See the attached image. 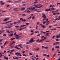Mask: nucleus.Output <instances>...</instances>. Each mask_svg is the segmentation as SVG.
I'll return each instance as SVG.
<instances>
[{
  "mask_svg": "<svg viewBox=\"0 0 60 60\" xmlns=\"http://www.w3.org/2000/svg\"><path fill=\"white\" fill-rule=\"evenodd\" d=\"M26 25H28L29 24V23H26Z\"/></svg>",
  "mask_w": 60,
  "mask_h": 60,
  "instance_id": "obj_39",
  "label": "nucleus"
},
{
  "mask_svg": "<svg viewBox=\"0 0 60 60\" xmlns=\"http://www.w3.org/2000/svg\"><path fill=\"white\" fill-rule=\"evenodd\" d=\"M34 34V33H32V34H30V35H32V34Z\"/></svg>",
  "mask_w": 60,
  "mask_h": 60,
  "instance_id": "obj_52",
  "label": "nucleus"
},
{
  "mask_svg": "<svg viewBox=\"0 0 60 60\" xmlns=\"http://www.w3.org/2000/svg\"><path fill=\"white\" fill-rule=\"evenodd\" d=\"M4 4V3H2L1 4V5H3V4Z\"/></svg>",
  "mask_w": 60,
  "mask_h": 60,
  "instance_id": "obj_55",
  "label": "nucleus"
},
{
  "mask_svg": "<svg viewBox=\"0 0 60 60\" xmlns=\"http://www.w3.org/2000/svg\"><path fill=\"white\" fill-rule=\"evenodd\" d=\"M54 48H53L52 49V51H54Z\"/></svg>",
  "mask_w": 60,
  "mask_h": 60,
  "instance_id": "obj_54",
  "label": "nucleus"
},
{
  "mask_svg": "<svg viewBox=\"0 0 60 60\" xmlns=\"http://www.w3.org/2000/svg\"><path fill=\"white\" fill-rule=\"evenodd\" d=\"M29 43H30L29 42H27L26 43V44H29Z\"/></svg>",
  "mask_w": 60,
  "mask_h": 60,
  "instance_id": "obj_38",
  "label": "nucleus"
},
{
  "mask_svg": "<svg viewBox=\"0 0 60 60\" xmlns=\"http://www.w3.org/2000/svg\"><path fill=\"white\" fill-rule=\"evenodd\" d=\"M26 4H23L22 5V6H26Z\"/></svg>",
  "mask_w": 60,
  "mask_h": 60,
  "instance_id": "obj_53",
  "label": "nucleus"
},
{
  "mask_svg": "<svg viewBox=\"0 0 60 60\" xmlns=\"http://www.w3.org/2000/svg\"><path fill=\"white\" fill-rule=\"evenodd\" d=\"M25 8H21V10H25Z\"/></svg>",
  "mask_w": 60,
  "mask_h": 60,
  "instance_id": "obj_9",
  "label": "nucleus"
},
{
  "mask_svg": "<svg viewBox=\"0 0 60 60\" xmlns=\"http://www.w3.org/2000/svg\"><path fill=\"white\" fill-rule=\"evenodd\" d=\"M29 9H30V10H31V8H28L27 10H26V11H28V10H29Z\"/></svg>",
  "mask_w": 60,
  "mask_h": 60,
  "instance_id": "obj_11",
  "label": "nucleus"
},
{
  "mask_svg": "<svg viewBox=\"0 0 60 60\" xmlns=\"http://www.w3.org/2000/svg\"><path fill=\"white\" fill-rule=\"evenodd\" d=\"M39 41V39H38V40L36 41V42H38Z\"/></svg>",
  "mask_w": 60,
  "mask_h": 60,
  "instance_id": "obj_48",
  "label": "nucleus"
},
{
  "mask_svg": "<svg viewBox=\"0 0 60 60\" xmlns=\"http://www.w3.org/2000/svg\"><path fill=\"white\" fill-rule=\"evenodd\" d=\"M47 23H49V21L48 20L46 21Z\"/></svg>",
  "mask_w": 60,
  "mask_h": 60,
  "instance_id": "obj_57",
  "label": "nucleus"
},
{
  "mask_svg": "<svg viewBox=\"0 0 60 60\" xmlns=\"http://www.w3.org/2000/svg\"><path fill=\"white\" fill-rule=\"evenodd\" d=\"M43 24H45V23H46V21H45V22H43Z\"/></svg>",
  "mask_w": 60,
  "mask_h": 60,
  "instance_id": "obj_23",
  "label": "nucleus"
},
{
  "mask_svg": "<svg viewBox=\"0 0 60 60\" xmlns=\"http://www.w3.org/2000/svg\"><path fill=\"white\" fill-rule=\"evenodd\" d=\"M56 41H59V40L58 39H56Z\"/></svg>",
  "mask_w": 60,
  "mask_h": 60,
  "instance_id": "obj_64",
  "label": "nucleus"
},
{
  "mask_svg": "<svg viewBox=\"0 0 60 60\" xmlns=\"http://www.w3.org/2000/svg\"><path fill=\"white\" fill-rule=\"evenodd\" d=\"M5 28H9V27H5Z\"/></svg>",
  "mask_w": 60,
  "mask_h": 60,
  "instance_id": "obj_43",
  "label": "nucleus"
},
{
  "mask_svg": "<svg viewBox=\"0 0 60 60\" xmlns=\"http://www.w3.org/2000/svg\"><path fill=\"white\" fill-rule=\"evenodd\" d=\"M47 56V54H44L43 55V56Z\"/></svg>",
  "mask_w": 60,
  "mask_h": 60,
  "instance_id": "obj_20",
  "label": "nucleus"
},
{
  "mask_svg": "<svg viewBox=\"0 0 60 60\" xmlns=\"http://www.w3.org/2000/svg\"><path fill=\"white\" fill-rule=\"evenodd\" d=\"M46 18H47V17L45 16V17H44V18H43V19H46Z\"/></svg>",
  "mask_w": 60,
  "mask_h": 60,
  "instance_id": "obj_40",
  "label": "nucleus"
},
{
  "mask_svg": "<svg viewBox=\"0 0 60 60\" xmlns=\"http://www.w3.org/2000/svg\"><path fill=\"white\" fill-rule=\"evenodd\" d=\"M8 22H4V24H5V25H6V24H7V23H8Z\"/></svg>",
  "mask_w": 60,
  "mask_h": 60,
  "instance_id": "obj_26",
  "label": "nucleus"
},
{
  "mask_svg": "<svg viewBox=\"0 0 60 60\" xmlns=\"http://www.w3.org/2000/svg\"><path fill=\"white\" fill-rule=\"evenodd\" d=\"M9 19L8 18H6L4 19V21H7V20H9Z\"/></svg>",
  "mask_w": 60,
  "mask_h": 60,
  "instance_id": "obj_3",
  "label": "nucleus"
},
{
  "mask_svg": "<svg viewBox=\"0 0 60 60\" xmlns=\"http://www.w3.org/2000/svg\"><path fill=\"white\" fill-rule=\"evenodd\" d=\"M48 11H50V8H49L48 9Z\"/></svg>",
  "mask_w": 60,
  "mask_h": 60,
  "instance_id": "obj_33",
  "label": "nucleus"
},
{
  "mask_svg": "<svg viewBox=\"0 0 60 60\" xmlns=\"http://www.w3.org/2000/svg\"><path fill=\"white\" fill-rule=\"evenodd\" d=\"M33 40H34V39L33 38H31V39H30V42H34V41H33Z\"/></svg>",
  "mask_w": 60,
  "mask_h": 60,
  "instance_id": "obj_1",
  "label": "nucleus"
},
{
  "mask_svg": "<svg viewBox=\"0 0 60 60\" xmlns=\"http://www.w3.org/2000/svg\"><path fill=\"white\" fill-rule=\"evenodd\" d=\"M17 22H15L13 23L14 24H17Z\"/></svg>",
  "mask_w": 60,
  "mask_h": 60,
  "instance_id": "obj_29",
  "label": "nucleus"
},
{
  "mask_svg": "<svg viewBox=\"0 0 60 60\" xmlns=\"http://www.w3.org/2000/svg\"><path fill=\"white\" fill-rule=\"evenodd\" d=\"M27 11V13H30V11H29V10H25L26 11Z\"/></svg>",
  "mask_w": 60,
  "mask_h": 60,
  "instance_id": "obj_6",
  "label": "nucleus"
},
{
  "mask_svg": "<svg viewBox=\"0 0 60 60\" xmlns=\"http://www.w3.org/2000/svg\"><path fill=\"white\" fill-rule=\"evenodd\" d=\"M38 3V2H37L35 1V2H34L33 3H34V4H36Z\"/></svg>",
  "mask_w": 60,
  "mask_h": 60,
  "instance_id": "obj_32",
  "label": "nucleus"
},
{
  "mask_svg": "<svg viewBox=\"0 0 60 60\" xmlns=\"http://www.w3.org/2000/svg\"><path fill=\"white\" fill-rule=\"evenodd\" d=\"M38 27V26H36V29H37Z\"/></svg>",
  "mask_w": 60,
  "mask_h": 60,
  "instance_id": "obj_44",
  "label": "nucleus"
},
{
  "mask_svg": "<svg viewBox=\"0 0 60 60\" xmlns=\"http://www.w3.org/2000/svg\"><path fill=\"white\" fill-rule=\"evenodd\" d=\"M26 27H24V28H22V29H25V28H26Z\"/></svg>",
  "mask_w": 60,
  "mask_h": 60,
  "instance_id": "obj_34",
  "label": "nucleus"
},
{
  "mask_svg": "<svg viewBox=\"0 0 60 60\" xmlns=\"http://www.w3.org/2000/svg\"><path fill=\"white\" fill-rule=\"evenodd\" d=\"M15 48H16V49H20V48H18V47L17 46H16L15 47Z\"/></svg>",
  "mask_w": 60,
  "mask_h": 60,
  "instance_id": "obj_14",
  "label": "nucleus"
},
{
  "mask_svg": "<svg viewBox=\"0 0 60 60\" xmlns=\"http://www.w3.org/2000/svg\"><path fill=\"white\" fill-rule=\"evenodd\" d=\"M17 34V33L16 32L14 34V35H15L16 36V35H17V34Z\"/></svg>",
  "mask_w": 60,
  "mask_h": 60,
  "instance_id": "obj_24",
  "label": "nucleus"
},
{
  "mask_svg": "<svg viewBox=\"0 0 60 60\" xmlns=\"http://www.w3.org/2000/svg\"><path fill=\"white\" fill-rule=\"evenodd\" d=\"M22 15V16H26V15H25V14H23Z\"/></svg>",
  "mask_w": 60,
  "mask_h": 60,
  "instance_id": "obj_35",
  "label": "nucleus"
},
{
  "mask_svg": "<svg viewBox=\"0 0 60 60\" xmlns=\"http://www.w3.org/2000/svg\"><path fill=\"white\" fill-rule=\"evenodd\" d=\"M1 49H3V48H4L3 47V46H2L1 47Z\"/></svg>",
  "mask_w": 60,
  "mask_h": 60,
  "instance_id": "obj_58",
  "label": "nucleus"
},
{
  "mask_svg": "<svg viewBox=\"0 0 60 60\" xmlns=\"http://www.w3.org/2000/svg\"><path fill=\"white\" fill-rule=\"evenodd\" d=\"M4 22L2 23H1L2 25H4Z\"/></svg>",
  "mask_w": 60,
  "mask_h": 60,
  "instance_id": "obj_63",
  "label": "nucleus"
},
{
  "mask_svg": "<svg viewBox=\"0 0 60 60\" xmlns=\"http://www.w3.org/2000/svg\"><path fill=\"white\" fill-rule=\"evenodd\" d=\"M21 27H23V25H22L20 26Z\"/></svg>",
  "mask_w": 60,
  "mask_h": 60,
  "instance_id": "obj_62",
  "label": "nucleus"
},
{
  "mask_svg": "<svg viewBox=\"0 0 60 60\" xmlns=\"http://www.w3.org/2000/svg\"><path fill=\"white\" fill-rule=\"evenodd\" d=\"M11 34H12L10 35H9L10 36H12V35H13V33L12 32Z\"/></svg>",
  "mask_w": 60,
  "mask_h": 60,
  "instance_id": "obj_18",
  "label": "nucleus"
},
{
  "mask_svg": "<svg viewBox=\"0 0 60 60\" xmlns=\"http://www.w3.org/2000/svg\"><path fill=\"white\" fill-rule=\"evenodd\" d=\"M34 16H33L32 18V19H34Z\"/></svg>",
  "mask_w": 60,
  "mask_h": 60,
  "instance_id": "obj_41",
  "label": "nucleus"
},
{
  "mask_svg": "<svg viewBox=\"0 0 60 60\" xmlns=\"http://www.w3.org/2000/svg\"><path fill=\"white\" fill-rule=\"evenodd\" d=\"M10 32V30H7L6 31V33H9Z\"/></svg>",
  "mask_w": 60,
  "mask_h": 60,
  "instance_id": "obj_19",
  "label": "nucleus"
},
{
  "mask_svg": "<svg viewBox=\"0 0 60 60\" xmlns=\"http://www.w3.org/2000/svg\"><path fill=\"white\" fill-rule=\"evenodd\" d=\"M20 19L21 20H23V19L22 18H20Z\"/></svg>",
  "mask_w": 60,
  "mask_h": 60,
  "instance_id": "obj_50",
  "label": "nucleus"
},
{
  "mask_svg": "<svg viewBox=\"0 0 60 60\" xmlns=\"http://www.w3.org/2000/svg\"><path fill=\"white\" fill-rule=\"evenodd\" d=\"M14 49H13L11 50V52H13L14 51Z\"/></svg>",
  "mask_w": 60,
  "mask_h": 60,
  "instance_id": "obj_30",
  "label": "nucleus"
},
{
  "mask_svg": "<svg viewBox=\"0 0 60 60\" xmlns=\"http://www.w3.org/2000/svg\"><path fill=\"white\" fill-rule=\"evenodd\" d=\"M60 37V34H59V35H56V37L57 38H59Z\"/></svg>",
  "mask_w": 60,
  "mask_h": 60,
  "instance_id": "obj_2",
  "label": "nucleus"
},
{
  "mask_svg": "<svg viewBox=\"0 0 60 60\" xmlns=\"http://www.w3.org/2000/svg\"><path fill=\"white\" fill-rule=\"evenodd\" d=\"M16 38L17 39H18L19 38V37H16Z\"/></svg>",
  "mask_w": 60,
  "mask_h": 60,
  "instance_id": "obj_27",
  "label": "nucleus"
},
{
  "mask_svg": "<svg viewBox=\"0 0 60 60\" xmlns=\"http://www.w3.org/2000/svg\"><path fill=\"white\" fill-rule=\"evenodd\" d=\"M15 27L16 28H17V27H19V26H15Z\"/></svg>",
  "mask_w": 60,
  "mask_h": 60,
  "instance_id": "obj_42",
  "label": "nucleus"
},
{
  "mask_svg": "<svg viewBox=\"0 0 60 60\" xmlns=\"http://www.w3.org/2000/svg\"><path fill=\"white\" fill-rule=\"evenodd\" d=\"M46 16V15L45 14H43V15L42 16V17H44Z\"/></svg>",
  "mask_w": 60,
  "mask_h": 60,
  "instance_id": "obj_17",
  "label": "nucleus"
},
{
  "mask_svg": "<svg viewBox=\"0 0 60 60\" xmlns=\"http://www.w3.org/2000/svg\"><path fill=\"white\" fill-rule=\"evenodd\" d=\"M21 22V21L20 20H19L17 21V23H19Z\"/></svg>",
  "mask_w": 60,
  "mask_h": 60,
  "instance_id": "obj_8",
  "label": "nucleus"
},
{
  "mask_svg": "<svg viewBox=\"0 0 60 60\" xmlns=\"http://www.w3.org/2000/svg\"><path fill=\"white\" fill-rule=\"evenodd\" d=\"M25 3H26V2H25V1H24L22 2V4H24Z\"/></svg>",
  "mask_w": 60,
  "mask_h": 60,
  "instance_id": "obj_51",
  "label": "nucleus"
},
{
  "mask_svg": "<svg viewBox=\"0 0 60 60\" xmlns=\"http://www.w3.org/2000/svg\"><path fill=\"white\" fill-rule=\"evenodd\" d=\"M26 49H28V45H26Z\"/></svg>",
  "mask_w": 60,
  "mask_h": 60,
  "instance_id": "obj_21",
  "label": "nucleus"
},
{
  "mask_svg": "<svg viewBox=\"0 0 60 60\" xmlns=\"http://www.w3.org/2000/svg\"><path fill=\"white\" fill-rule=\"evenodd\" d=\"M18 58H19L18 57H15V58H14L13 59H14H14H18Z\"/></svg>",
  "mask_w": 60,
  "mask_h": 60,
  "instance_id": "obj_16",
  "label": "nucleus"
},
{
  "mask_svg": "<svg viewBox=\"0 0 60 60\" xmlns=\"http://www.w3.org/2000/svg\"><path fill=\"white\" fill-rule=\"evenodd\" d=\"M40 35L41 34H38L37 35V36H40Z\"/></svg>",
  "mask_w": 60,
  "mask_h": 60,
  "instance_id": "obj_60",
  "label": "nucleus"
},
{
  "mask_svg": "<svg viewBox=\"0 0 60 60\" xmlns=\"http://www.w3.org/2000/svg\"><path fill=\"white\" fill-rule=\"evenodd\" d=\"M29 9H30V10H31V8H28L27 10H26V11H28V10H29Z\"/></svg>",
  "mask_w": 60,
  "mask_h": 60,
  "instance_id": "obj_12",
  "label": "nucleus"
},
{
  "mask_svg": "<svg viewBox=\"0 0 60 60\" xmlns=\"http://www.w3.org/2000/svg\"><path fill=\"white\" fill-rule=\"evenodd\" d=\"M18 55H19V56H22L21 54L20 53H18Z\"/></svg>",
  "mask_w": 60,
  "mask_h": 60,
  "instance_id": "obj_25",
  "label": "nucleus"
},
{
  "mask_svg": "<svg viewBox=\"0 0 60 60\" xmlns=\"http://www.w3.org/2000/svg\"><path fill=\"white\" fill-rule=\"evenodd\" d=\"M4 59H6V60H8V57H5L3 58Z\"/></svg>",
  "mask_w": 60,
  "mask_h": 60,
  "instance_id": "obj_5",
  "label": "nucleus"
},
{
  "mask_svg": "<svg viewBox=\"0 0 60 60\" xmlns=\"http://www.w3.org/2000/svg\"><path fill=\"white\" fill-rule=\"evenodd\" d=\"M2 40H3L2 39H1L0 40V43H1V41H2Z\"/></svg>",
  "mask_w": 60,
  "mask_h": 60,
  "instance_id": "obj_28",
  "label": "nucleus"
},
{
  "mask_svg": "<svg viewBox=\"0 0 60 60\" xmlns=\"http://www.w3.org/2000/svg\"><path fill=\"white\" fill-rule=\"evenodd\" d=\"M26 20L24 19V20H23L22 21H24V22H25V21H26Z\"/></svg>",
  "mask_w": 60,
  "mask_h": 60,
  "instance_id": "obj_22",
  "label": "nucleus"
},
{
  "mask_svg": "<svg viewBox=\"0 0 60 60\" xmlns=\"http://www.w3.org/2000/svg\"><path fill=\"white\" fill-rule=\"evenodd\" d=\"M50 7H53V6L52 5H51L50 6Z\"/></svg>",
  "mask_w": 60,
  "mask_h": 60,
  "instance_id": "obj_59",
  "label": "nucleus"
},
{
  "mask_svg": "<svg viewBox=\"0 0 60 60\" xmlns=\"http://www.w3.org/2000/svg\"><path fill=\"white\" fill-rule=\"evenodd\" d=\"M51 9L52 10H54V8H51Z\"/></svg>",
  "mask_w": 60,
  "mask_h": 60,
  "instance_id": "obj_45",
  "label": "nucleus"
},
{
  "mask_svg": "<svg viewBox=\"0 0 60 60\" xmlns=\"http://www.w3.org/2000/svg\"><path fill=\"white\" fill-rule=\"evenodd\" d=\"M49 33H47L46 34V36H47V35H49Z\"/></svg>",
  "mask_w": 60,
  "mask_h": 60,
  "instance_id": "obj_31",
  "label": "nucleus"
},
{
  "mask_svg": "<svg viewBox=\"0 0 60 60\" xmlns=\"http://www.w3.org/2000/svg\"><path fill=\"white\" fill-rule=\"evenodd\" d=\"M45 26L44 25H42V26H41V27H42V28H44V27H45Z\"/></svg>",
  "mask_w": 60,
  "mask_h": 60,
  "instance_id": "obj_10",
  "label": "nucleus"
},
{
  "mask_svg": "<svg viewBox=\"0 0 60 60\" xmlns=\"http://www.w3.org/2000/svg\"><path fill=\"white\" fill-rule=\"evenodd\" d=\"M44 39H42L40 41H39V42H41V41H44Z\"/></svg>",
  "mask_w": 60,
  "mask_h": 60,
  "instance_id": "obj_7",
  "label": "nucleus"
},
{
  "mask_svg": "<svg viewBox=\"0 0 60 60\" xmlns=\"http://www.w3.org/2000/svg\"><path fill=\"white\" fill-rule=\"evenodd\" d=\"M18 53H19V52H17L16 53H15V55H17V54H18Z\"/></svg>",
  "mask_w": 60,
  "mask_h": 60,
  "instance_id": "obj_37",
  "label": "nucleus"
},
{
  "mask_svg": "<svg viewBox=\"0 0 60 60\" xmlns=\"http://www.w3.org/2000/svg\"><path fill=\"white\" fill-rule=\"evenodd\" d=\"M60 47L59 46H56L55 47V48H56V49H58V48H59Z\"/></svg>",
  "mask_w": 60,
  "mask_h": 60,
  "instance_id": "obj_13",
  "label": "nucleus"
},
{
  "mask_svg": "<svg viewBox=\"0 0 60 60\" xmlns=\"http://www.w3.org/2000/svg\"><path fill=\"white\" fill-rule=\"evenodd\" d=\"M55 43L57 44H59V42H55Z\"/></svg>",
  "mask_w": 60,
  "mask_h": 60,
  "instance_id": "obj_15",
  "label": "nucleus"
},
{
  "mask_svg": "<svg viewBox=\"0 0 60 60\" xmlns=\"http://www.w3.org/2000/svg\"><path fill=\"white\" fill-rule=\"evenodd\" d=\"M23 56H26V55L25 54H23Z\"/></svg>",
  "mask_w": 60,
  "mask_h": 60,
  "instance_id": "obj_46",
  "label": "nucleus"
},
{
  "mask_svg": "<svg viewBox=\"0 0 60 60\" xmlns=\"http://www.w3.org/2000/svg\"><path fill=\"white\" fill-rule=\"evenodd\" d=\"M44 48L45 49H48V47H44Z\"/></svg>",
  "mask_w": 60,
  "mask_h": 60,
  "instance_id": "obj_36",
  "label": "nucleus"
},
{
  "mask_svg": "<svg viewBox=\"0 0 60 60\" xmlns=\"http://www.w3.org/2000/svg\"><path fill=\"white\" fill-rule=\"evenodd\" d=\"M35 8L33 7V8H31V9L32 11H33V10H34V9Z\"/></svg>",
  "mask_w": 60,
  "mask_h": 60,
  "instance_id": "obj_4",
  "label": "nucleus"
},
{
  "mask_svg": "<svg viewBox=\"0 0 60 60\" xmlns=\"http://www.w3.org/2000/svg\"><path fill=\"white\" fill-rule=\"evenodd\" d=\"M32 16H30V17H29V18H28V19H29L30 18H32Z\"/></svg>",
  "mask_w": 60,
  "mask_h": 60,
  "instance_id": "obj_56",
  "label": "nucleus"
},
{
  "mask_svg": "<svg viewBox=\"0 0 60 60\" xmlns=\"http://www.w3.org/2000/svg\"><path fill=\"white\" fill-rule=\"evenodd\" d=\"M14 39H15V38H11V40H14Z\"/></svg>",
  "mask_w": 60,
  "mask_h": 60,
  "instance_id": "obj_47",
  "label": "nucleus"
},
{
  "mask_svg": "<svg viewBox=\"0 0 60 60\" xmlns=\"http://www.w3.org/2000/svg\"><path fill=\"white\" fill-rule=\"evenodd\" d=\"M17 9H18V8H14L13 9V10H17Z\"/></svg>",
  "mask_w": 60,
  "mask_h": 60,
  "instance_id": "obj_49",
  "label": "nucleus"
},
{
  "mask_svg": "<svg viewBox=\"0 0 60 60\" xmlns=\"http://www.w3.org/2000/svg\"><path fill=\"white\" fill-rule=\"evenodd\" d=\"M22 29L21 28H20L19 30V31H21V30H22Z\"/></svg>",
  "mask_w": 60,
  "mask_h": 60,
  "instance_id": "obj_61",
  "label": "nucleus"
}]
</instances>
